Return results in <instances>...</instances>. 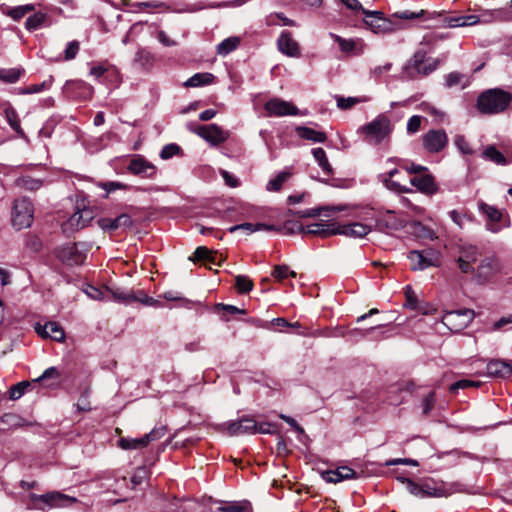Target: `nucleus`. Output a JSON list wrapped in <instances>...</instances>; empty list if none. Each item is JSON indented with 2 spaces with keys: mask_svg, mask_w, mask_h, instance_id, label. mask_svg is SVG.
<instances>
[{
  "mask_svg": "<svg viewBox=\"0 0 512 512\" xmlns=\"http://www.w3.org/2000/svg\"><path fill=\"white\" fill-rule=\"evenodd\" d=\"M396 18L403 20L422 19L424 22H432L431 24L425 25L426 28L434 27H465L472 26L479 23V16L470 14L462 16H451L443 12H428L420 10L419 12L403 11L397 12L393 15Z\"/></svg>",
  "mask_w": 512,
  "mask_h": 512,
  "instance_id": "f257e3e1",
  "label": "nucleus"
},
{
  "mask_svg": "<svg viewBox=\"0 0 512 512\" xmlns=\"http://www.w3.org/2000/svg\"><path fill=\"white\" fill-rule=\"evenodd\" d=\"M406 489L414 496L419 498L427 497H448L454 493L463 492V486L460 483H445L434 479H425L421 483H416L409 478H398Z\"/></svg>",
  "mask_w": 512,
  "mask_h": 512,
  "instance_id": "f03ea898",
  "label": "nucleus"
},
{
  "mask_svg": "<svg viewBox=\"0 0 512 512\" xmlns=\"http://www.w3.org/2000/svg\"><path fill=\"white\" fill-rule=\"evenodd\" d=\"M394 126L386 114H379L371 122L361 126L358 132L365 142L378 145L390 138Z\"/></svg>",
  "mask_w": 512,
  "mask_h": 512,
  "instance_id": "7ed1b4c3",
  "label": "nucleus"
},
{
  "mask_svg": "<svg viewBox=\"0 0 512 512\" xmlns=\"http://www.w3.org/2000/svg\"><path fill=\"white\" fill-rule=\"evenodd\" d=\"M511 100L510 93L504 90L488 89L478 96L476 106L482 114H498L506 110Z\"/></svg>",
  "mask_w": 512,
  "mask_h": 512,
  "instance_id": "20e7f679",
  "label": "nucleus"
},
{
  "mask_svg": "<svg viewBox=\"0 0 512 512\" xmlns=\"http://www.w3.org/2000/svg\"><path fill=\"white\" fill-rule=\"evenodd\" d=\"M97 215L96 208L86 203L84 199L77 201L76 211L62 224V231L67 236L86 227Z\"/></svg>",
  "mask_w": 512,
  "mask_h": 512,
  "instance_id": "39448f33",
  "label": "nucleus"
},
{
  "mask_svg": "<svg viewBox=\"0 0 512 512\" xmlns=\"http://www.w3.org/2000/svg\"><path fill=\"white\" fill-rule=\"evenodd\" d=\"M34 219L32 202L23 197L16 199L12 207V224L17 230L28 228Z\"/></svg>",
  "mask_w": 512,
  "mask_h": 512,
  "instance_id": "423d86ee",
  "label": "nucleus"
},
{
  "mask_svg": "<svg viewBox=\"0 0 512 512\" xmlns=\"http://www.w3.org/2000/svg\"><path fill=\"white\" fill-rule=\"evenodd\" d=\"M438 66L437 60L425 59L424 52H416L412 59L406 64L404 71L410 79L427 76L436 70Z\"/></svg>",
  "mask_w": 512,
  "mask_h": 512,
  "instance_id": "0eeeda50",
  "label": "nucleus"
},
{
  "mask_svg": "<svg viewBox=\"0 0 512 512\" xmlns=\"http://www.w3.org/2000/svg\"><path fill=\"white\" fill-rule=\"evenodd\" d=\"M89 246L85 243L66 244L56 250V256L67 265H81L84 263Z\"/></svg>",
  "mask_w": 512,
  "mask_h": 512,
  "instance_id": "6e6552de",
  "label": "nucleus"
},
{
  "mask_svg": "<svg viewBox=\"0 0 512 512\" xmlns=\"http://www.w3.org/2000/svg\"><path fill=\"white\" fill-rule=\"evenodd\" d=\"M165 433L164 427L154 428L140 438L122 437L119 439L118 445L123 450H140L147 447L150 442L161 439Z\"/></svg>",
  "mask_w": 512,
  "mask_h": 512,
  "instance_id": "1a4fd4ad",
  "label": "nucleus"
},
{
  "mask_svg": "<svg viewBox=\"0 0 512 512\" xmlns=\"http://www.w3.org/2000/svg\"><path fill=\"white\" fill-rule=\"evenodd\" d=\"M474 318V311L460 309L446 312L442 316V323L452 332H460L465 329Z\"/></svg>",
  "mask_w": 512,
  "mask_h": 512,
  "instance_id": "9d476101",
  "label": "nucleus"
},
{
  "mask_svg": "<svg viewBox=\"0 0 512 512\" xmlns=\"http://www.w3.org/2000/svg\"><path fill=\"white\" fill-rule=\"evenodd\" d=\"M194 133L203 138L212 146H218L229 138V132L216 124L200 125L192 129Z\"/></svg>",
  "mask_w": 512,
  "mask_h": 512,
  "instance_id": "9b49d317",
  "label": "nucleus"
},
{
  "mask_svg": "<svg viewBox=\"0 0 512 512\" xmlns=\"http://www.w3.org/2000/svg\"><path fill=\"white\" fill-rule=\"evenodd\" d=\"M221 427L229 436L254 434L257 422L253 418L242 417L238 420L225 422Z\"/></svg>",
  "mask_w": 512,
  "mask_h": 512,
  "instance_id": "f8f14e48",
  "label": "nucleus"
},
{
  "mask_svg": "<svg viewBox=\"0 0 512 512\" xmlns=\"http://www.w3.org/2000/svg\"><path fill=\"white\" fill-rule=\"evenodd\" d=\"M412 270H423L439 265V256L433 251H411L408 255Z\"/></svg>",
  "mask_w": 512,
  "mask_h": 512,
  "instance_id": "ddd939ff",
  "label": "nucleus"
},
{
  "mask_svg": "<svg viewBox=\"0 0 512 512\" xmlns=\"http://www.w3.org/2000/svg\"><path fill=\"white\" fill-rule=\"evenodd\" d=\"M32 497L34 500L40 501L51 508L69 507L77 502L75 497L58 491L49 492L43 495H33Z\"/></svg>",
  "mask_w": 512,
  "mask_h": 512,
  "instance_id": "4468645a",
  "label": "nucleus"
},
{
  "mask_svg": "<svg viewBox=\"0 0 512 512\" xmlns=\"http://www.w3.org/2000/svg\"><path fill=\"white\" fill-rule=\"evenodd\" d=\"M501 270V265L495 257L484 258L476 271V281L479 284H485L492 279Z\"/></svg>",
  "mask_w": 512,
  "mask_h": 512,
  "instance_id": "2eb2a0df",
  "label": "nucleus"
},
{
  "mask_svg": "<svg viewBox=\"0 0 512 512\" xmlns=\"http://www.w3.org/2000/svg\"><path fill=\"white\" fill-rule=\"evenodd\" d=\"M268 116L282 117L287 115H298V108L291 102L284 101L280 98H272L265 103L264 106Z\"/></svg>",
  "mask_w": 512,
  "mask_h": 512,
  "instance_id": "dca6fc26",
  "label": "nucleus"
},
{
  "mask_svg": "<svg viewBox=\"0 0 512 512\" xmlns=\"http://www.w3.org/2000/svg\"><path fill=\"white\" fill-rule=\"evenodd\" d=\"M422 140L424 148L431 153L440 152L448 143L447 134L443 129L429 130Z\"/></svg>",
  "mask_w": 512,
  "mask_h": 512,
  "instance_id": "f3484780",
  "label": "nucleus"
},
{
  "mask_svg": "<svg viewBox=\"0 0 512 512\" xmlns=\"http://www.w3.org/2000/svg\"><path fill=\"white\" fill-rule=\"evenodd\" d=\"M365 23L374 33H389L395 30L391 21L381 16L380 12L363 10Z\"/></svg>",
  "mask_w": 512,
  "mask_h": 512,
  "instance_id": "a211bd4d",
  "label": "nucleus"
},
{
  "mask_svg": "<svg viewBox=\"0 0 512 512\" xmlns=\"http://www.w3.org/2000/svg\"><path fill=\"white\" fill-rule=\"evenodd\" d=\"M128 170L130 173L144 178H153L157 172L156 167L140 155H136L130 160Z\"/></svg>",
  "mask_w": 512,
  "mask_h": 512,
  "instance_id": "6ab92c4d",
  "label": "nucleus"
},
{
  "mask_svg": "<svg viewBox=\"0 0 512 512\" xmlns=\"http://www.w3.org/2000/svg\"><path fill=\"white\" fill-rule=\"evenodd\" d=\"M34 328L36 333L42 338H50L57 342H63L65 340L64 329L57 322L49 321L44 325L36 323Z\"/></svg>",
  "mask_w": 512,
  "mask_h": 512,
  "instance_id": "aec40b11",
  "label": "nucleus"
},
{
  "mask_svg": "<svg viewBox=\"0 0 512 512\" xmlns=\"http://www.w3.org/2000/svg\"><path fill=\"white\" fill-rule=\"evenodd\" d=\"M277 46L281 53L289 57L297 58L301 55L300 47L289 31H283L280 34L277 40Z\"/></svg>",
  "mask_w": 512,
  "mask_h": 512,
  "instance_id": "412c9836",
  "label": "nucleus"
},
{
  "mask_svg": "<svg viewBox=\"0 0 512 512\" xmlns=\"http://www.w3.org/2000/svg\"><path fill=\"white\" fill-rule=\"evenodd\" d=\"M371 231L370 226L353 222L349 224H336V235H344L347 237L361 238L366 236Z\"/></svg>",
  "mask_w": 512,
  "mask_h": 512,
  "instance_id": "4be33fe9",
  "label": "nucleus"
},
{
  "mask_svg": "<svg viewBox=\"0 0 512 512\" xmlns=\"http://www.w3.org/2000/svg\"><path fill=\"white\" fill-rule=\"evenodd\" d=\"M299 232L303 234L310 235H318L321 237H328L331 235H336V224H327V223H312L309 225H299Z\"/></svg>",
  "mask_w": 512,
  "mask_h": 512,
  "instance_id": "5701e85b",
  "label": "nucleus"
},
{
  "mask_svg": "<svg viewBox=\"0 0 512 512\" xmlns=\"http://www.w3.org/2000/svg\"><path fill=\"white\" fill-rule=\"evenodd\" d=\"M404 227V221L392 211H387L377 220V228L383 232L397 231Z\"/></svg>",
  "mask_w": 512,
  "mask_h": 512,
  "instance_id": "b1692460",
  "label": "nucleus"
},
{
  "mask_svg": "<svg viewBox=\"0 0 512 512\" xmlns=\"http://www.w3.org/2000/svg\"><path fill=\"white\" fill-rule=\"evenodd\" d=\"M322 478L326 482L338 483L343 480L355 479L357 478V474L352 468L348 466H341L335 470H328L323 472Z\"/></svg>",
  "mask_w": 512,
  "mask_h": 512,
  "instance_id": "393cba45",
  "label": "nucleus"
},
{
  "mask_svg": "<svg viewBox=\"0 0 512 512\" xmlns=\"http://www.w3.org/2000/svg\"><path fill=\"white\" fill-rule=\"evenodd\" d=\"M486 370L487 375L490 377L506 378L512 375V365L500 359L489 361Z\"/></svg>",
  "mask_w": 512,
  "mask_h": 512,
  "instance_id": "a878e982",
  "label": "nucleus"
},
{
  "mask_svg": "<svg viewBox=\"0 0 512 512\" xmlns=\"http://www.w3.org/2000/svg\"><path fill=\"white\" fill-rule=\"evenodd\" d=\"M92 87L81 80L68 81L64 86V91L71 97L88 98L92 95Z\"/></svg>",
  "mask_w": 512,
  "mask_h": 512,
  "instance_id": "bb28decb",
  "label": "nucleus"
},
{
  "mask_svg": "<svg viewBox=\"0 0 512 512\" xmlns=\"http://www.w3.org/2000/svg\"><path fill=\"white\" fill-rule=\"evenodd\" d=\"M410 183L425 194H434L437 191V185L434 178L429 174L415 176L411 178Z\"/></svg>",
  "mask_w": 512,
  "mask_h": 512,
  "instance_id": "cd10ccee",
  "label": "nucleus"
},
{
  "mask_svg": "<svg viewBox=\"0 0 512 512\" xmlns=\"http://www.w3.org/2000/svg\"><path fill=\"white\" fill-rule=\"evenodd\" d=\"M480 210L493 222L487 225V229L493 233L500 231L501 227L497 224L502 219V213L499 209L486 203L480 204Z\"/></svg>",
  "mask_w": 512,
  "mask_h": 512,
  "instance_id": "c85d7f7f",
  "label": "nucleus"
},
{
  "mask_svg": "<svg viewBox=\"0 0 512 512\" xmlns=\"http://www.w3.org/2000/svg\"><path fill=\"white\" fill-rule=\"evenodd\" d=\"M237 230H244L247 234H251L257 231H280V228L275 225H269L264 223H242L238 225L231 226L228 231L230 233H234Z\"/></svg>",
  "mask_w": 512,
  "mask_h": 512,
  "instance_id": "c756f323",
  "label": "nucleus"
},
{
  "mask_svg": "<svg viewBox=\"0 0 512 512\" xmlns=\"http://www.w3.org/2000/svg\"><path fill=\"white\" fill-rule=\"evenodd\" d=\"M296 133L301 139L314 143H324L327 139V136L324 132L317 131L305 126L296 127Z\"/></svg>",
  "mask_w": 512,
  "mask_h": 512,
  "instance_id": "7c9ffc66",
  "label": "nucleus"
},
{
  "mask_svg": "<svg viewBox=\"0 0 512 512\" xmlns=\"http://www.w3.org/2000/svg\"><path fill=\"white\" fill-rule=\"evenodd\" d=\"M189 259L193 261H207L212 264H219L217 253L204 246L198 247L195 250L193 257H190Z\"/></svg>",
  "mask_w": 512,
  "mask_h": 512,
  "instance_id": "2f4dec72",
  "label": "nucleus"
},
{
  "mask_svg": "<svg viewBox=\"0 0 512 512\" xmlns=\"http://www.w3.org/2000/svg\"><path fill=\"white\" fill-rule=\"evenodd\" d=\"M334 40L338 43L339 48L344 53L360 54L362 49H358L360 42L354 39H344L338 35H332Z\"/></svg>",
  "mask_w": 512,
  "mask_h": 512,
  "instance_id": "473e14b6",
  "label": "nucleus"
},
{
  "mask_svg": "<svg viewBox=\"0 0 512 512\" xmlns=\"http://www.w3.org/2000/svg\"><path fill=\"white\" fill-rule=\"evenodd\" d=\"M410 227L411 233L419 239L434 240L437 238L435 232L431 228L423 225L420 222H413Z\"/></svg>",
  "mask_w": 512,
  "mask_h": 512,
  "instance_id": "72a5a7b5",
  "label": "nucleus"
},
{
  "mask_svg": "<svg viewBox=\"0 0 512 512\" xmlns=\"http://www.w3.org/2000/svg\"><path fill=\"white\" fill-rule=\"evenodd\" d=\"M482 157L486 160L494 162L497 165L508 164V161L505 158V156L493 145H489L483 150Z\"/></svg>",
  "mask_w": 512,
  "mask_h": 512,
  "instance_id": "f704fd0d",
  "label": "nucleus"
},
{
  "mask_svg": "<svg viewBox=\"0 0 512 512\" xmlns=\"http://www.w3.org/2000/svg\"><path fill=\"white\" fill-rule=\"evenodd\" d=\"M15 183L17 187L27 191H37L43 186L42 180L32 178L28 175L17 178Z\"/></svg>",
  "mask_w": 512,
  "mask_h": 512,
  "instance_id": "c9c22d12",
  "label": "nucleus"
},
{
  "mask_svg": "<svg viewBox=\"0 0 512 512\" xmlns=\"http://www.w3.org/2000/svg\"><path fill=\"white\" fill-rule=\"evenodd\" d=\"M108 297L110 301H116L121 303H130L136 301V297L132 292L124 291L121 289H111L107 287Z\"/></svg>",
  "mask_w": 512,
  "mask_h": 512,
  "instance_id": "e433bc0d",
  "label": "nucleus"
},
{
  "mask_svg": "<svg viewBox=\"0 0 512 512\" xmlns=\"http://www.w3.org/2000/svg\"><path fill=\"white\" fill-rule=\"evenodd\" d=\"M470 80L466 75L459 72H451L445 77V85L448 88L460 85L462 89L469 86Z\"/></svg>",
  "mask_w": 512,
  "mask_h": 512,
  "instance_id": "4c0bfd02",
  "label": "nucleus"
},
{
  "mask_svg": "<svg viewBox=\"0 0 512 512\" xmlns=\"http://www.w3.org/2000/svg\"><path fill=\"white\" fill-rule=\"evenodd\" d=\"M397 168H391L382 175L383 182L387 187L392 188L398 192H410L411 190L406 186L401 185L398 181L393 180V177L398 174Z\"/></svg>",
  "mask_w": 512,
  "mask_h": 512,
  "instance_id": "58836bf2",
  "label": "nucleus"
},
{
  "mask_svg": "<svg viewBox=\"0 0 512 512\" xmlns=\"http://www.w3.org/2000/svg\"><path fill=\"white\" fill-rule=\"evenodd\" d=\"M134 63L143 69H150L154 64V57L149 51L139 49L135 54Z\"/></svg>",
  "mask_w": 512,
  "mask_h": 512,
  "instance_id": "ea45409f",
  "label": "nucleus"
},
{
  "mask_svg": "<svg viewBox=\"0 0 512 512\" xmlns=\"http://www.w3.org/2000/svg\"><path fill=\"white\" fill-rule=\"evenodd\" d=\"M214 79V75L211 73H196L190 77L184 85L186 87H199L202 85L210 84Z\"/></svg>",
  "mask_w": 512,
  "mask_h": 512,
  "instance_id": "a19ab883",
  "label": "nucleus"
},
{
  "mask_svg": "<svg viewBox=\"0 0 512 512\" xmlns=\"http://www.w3.org/2000/svg\"><path fill=\"white\" fill-rule=\"evenodd\" d=\"M240 44L239 37H229L223 40L217 46V53L222 56H226L232 51H234Z\"/></svg>",
  "mask_w": 512,
  "mask_h": 512,
  "instance_id": "79ce46f5",
  "label": "nucleus"
},
{
  "mask_svg": "<svg viewBox=\"0 0 512 512\" xmlns=\"http://www.w3.org/2000/svg\"><path fill=\"white\" fill-rule=\"evenodd\" d=\"M4 115L11 128L18 134L23 135L17 112L11 105L5 107Z\"/></svg>",
  "mask_w": 512,
  "mask_h": 512,
  "instance_id": "37998d69",
  "label": "nucleus"
},
{
  "mask_svg": "<svg viewBox=\"0 0 512 512\" xmlns=\"http://www.w3.org/2000/svg\"><path fill=\"white\" fill-rule=\"evenodd\" d=\"M291 173L288 171H282L277 174V176L268 181L266 185V189L268 191H279L282 185L290 178Z\"/></svg>",
  "mask_w": 512,
  "mask_h": 512,
  "instance_id": "c03bdc74",
  "label": "nucleus"
},
{
  "mask_svg": "<svg viewBox=\"0 0 512 512\" xmlns=\"http://www.w3.org/2000/svg\"><path fill=\"white\" fill-rule=\"evenodd\" d=\"M312 154L322 170L327 175H330L332 173V167L328 162L325 151L322 148H314Z\"/></svg>",
  "mask_w": 512,
  "mask_h": 512,
  "instance_id": "a18cd8bd",
  "label": "nucleus"
},
{
  "mask_svg": "<svg viewBox=\"0 0 512 512\" xmlns=\"http://www.w3.org/2000/svg\"><path fill=\"white\" fill-rule=\"evenodd\" d=\"M459 257L460 261L476 262L478 258L477 247L470 244L462 245L459 251Z\"/></svg>",
  "mask_w": 512,
  "mask_h": 512,
  "instance_id": "49530a36",
  "label": "nucleus"
},
{
  "mask_svg": "<svg viewBox=\"0 0 512 512\" xmlns=\"http://www.w3.org/2000/svg\"><path fill=\"white\" fill-rule=\"evenodd\" d=\"M47 15L42 12H37L29 16L26 20L25 27L27 30H36L40 28L46 21Z\"/></svg>",
  "mask_w": 512,
  "mask_h": 512,
  "instance_id": "de8ad7c7",
  "label": "nucleus"
},
{
  "mask_svg": "<svg viewBox=\"0 0 512 512\" xmlns=\"http://www.w3.org/2000/svg\"><path fill=\"white\" fill-rule=\"evenodd\" d=\"M86 295L98 301H110V297H108L107 287L104 289H99L97 287L89 285L85 290Z\"/></svg>",
  "mask_w": 512,
  "mask_h": 512,
  "instance_id": "09e8293b",
  "label": "nucleus"
},
{
  "mask_svg": "<svg viewBox=\"0 0 512 512\" xmlns=\"http://www.w3.org/2000/svg\"><path fill=\"white\" fill-rule=\"evenodd\" d=\"M23 70L17 68L0 69V80L15 83L19 80Z\"/></svg>",
  "mask_w": 512,
  "mask_h": 512,
  "instance_id": "8fccbe9b",
  "label": "nucleus"
},
{
  "mask_svg": "<svg viewBox=\"0 0 512 512\" xmlns=\"http://www.w3.org/2000/svg\"><path fill=\"white\" fill-rule=\"evenodd\" d=\"M235 286L239 293H248L253 289L254 284L249 277L238 275L235 278Z\"/></svg>",
  "mask_w": 512,
  "mask_h": 512,
  "instance_id": "3c124183",
  "label": "nucleus"
},
{
  "mask_svg": "<svg viewBox=\"0 0 512 512\" xmlns=\"http://www.w3.org/2000/svg\"><path fill=\"white\" fill-rule=\"evenodd\" d=\"M272 276L278 280L282 281L287 277H296V272L290 270L287 265H276L273 269Z\"/></svg>",
  "mask_w": 512,
  "mask_h": 512,
  "instance_id": "603ef678",
  "label": "nucleus"
},
{
  "mask_svg": "<svg viewBox=\"0 0 512 512\" xmlns=\"http://www.w3.org/2000/svg\"><path fill=\"white\" fill-rule=\"evenodd\" d=\"M35 9L34 5L27 4L22 6H17L11 8L7 15L10 16L14 20H20L22 17H24L27 13L33 11Z\"/></svg>",
  "mask_w": 512,
  "mask_h": 512,
  "instance_id": "864d4df0",
  "label": "nucleus"
},
{
  "mask_svg": "<svg viewBox=\"0 0 512 512\" xmlns=\"http://www.w3.org/2000/svg\"><path fill=\"white\" fill-rule=\"evenodd\" d=\"M52 84V77H50V79L48 80H45L39 84H32V85H29L27 86L26 88H24L21 93L22 94H36V93H40L44 90H47L50 88Z\"/></svg>",
  "mask_w": 512,
  "mask_h": 512,
  "instance_id": "5fc2aeb1",
  "label": "nucleus"
},
{
  "mask_svg": "<svg viewBox=\"0 0 512 512\" xmlns=\"http://www.w3.org/2000/svg\"><path fill=\"white\" fill-rule=\"evenodd\" d=\"M134 6L137 8L158 9L160 12L169 10V6L166 3L157 0L135 3Z\"/></svg>",
  "mask_w": 512,
  "mask_h": 512,
  "instance_id": "6e6d98bb",
  "label": "nucleus"
},
{
  "mask_svg": "<svg viewBox=\"0 0 512 512\" xmlns=\"http://www.w3.org/2000/svg\"><path fill=\"white\" fill-rule=\"evenodd\" d=\"M30 386V383L28 381H22V382H19L15 385H13L11 388H10V399L12 400H17L19 399L25 392V390L27 389V387Z\"/></svg>",
  "mask_w": 512,
  "mask_h": 512,
  "instance_id": "4d7b16f0",
  "label": "nucleus"
},
{
  "mask_svg": "<svg viewBox=\"0 0 512 512\" xmlns=\"http://www.w3.org/2000/svg\"><path fill=\"white\" fill-rule=\"evenodd\" d=\"M455 145L461 151V153L465 155H471L473 153V150L470 147L469 142L462 135H458L455 137Z\"/></svg>",
  "mask_w": 512,
  "mask_h": 512,
  "instance_id": "13d9d810",
  "label": "nucleus"
},
{
  "mask_svg": "<svg viewBox=\"0 0 512 512\" xmlns=\"http://www.w3.org/2000/svg\"><path fill=\"white\" fill-rule=\"evenodd\" d=\"M180 152V147L176 144H167L165 145L161 152L160 157L164 160L169 159L175 155H177Z\"/></svg>",
  "mask_w": 512,
  "mask_h": 512,
  "instance_id": "bf43d9fd",
  "label": "nucleus"
},
{
  "mask_svg": "<svg viewBox=\"0 0 512 512\" xmlns=\"http://www.w3.org/2000/svg\"><path fill=\"white\" fill-rule=\"evenodd\" d=\"M422 123V117L418 115H414L409 118L407 122V132L409 134H415L419 131Z\"/></svg>",
  "mask_w": 512,
  "mask_h": 512,
  "instance_id": "052dcab7",
  "label": "nucleus"
},
{
  "mask_svg": "<svg viewBox=\"0 0 512 512\" xmlns=\"http://www.w3.org/2000/svg\"><path fill=\"white\" fill-rule=\"evenodd\" d=\"M80 49V44L78 41L74 40L67 44L65 49V60H72L76 57Z\"/></svg>",
  "mask_w": 512,
  "mask_h": 512,
  "instance_id": "680f3d73",
  "label": "nucleus"
},
{
  "mask_svg": "<svg viewBox=\"0 0 512 512\" xmlns=\"http://www.w3.org/2000/svg\"><path fill=\"white\" fill-rule=\"evenodd\" d=\"M357 103H359V99L355 97H337V106L343 110L350 109Z\"/></svg>",
  "mask_w": 512,
  "mask_h": 512,
  "instance_id": "e2e57ef3",
  "label": "nucleus"
},
{
  "mask_svg": "<svg viewBox=\"0 0 512 512\" xmlns=\"http://www.w3.org/2000/svg\"><path fill=\"white\" fill-rule=\"evenodd\" d=\"M392 68V63L387 62L384 65H379L371 69L370 75L374 79H379L383 74L389 72Z\"/></svg>",
  "mask_w": 512,
  "mask_h": 512,
  "instance_id": "0e129e2a",
  "label": "nucleus"
},
{
  "mask_svg": "<svg viewBox=\"0 0 512 512\" xmlns=\"http://www.w3.org/2000/svg\"><path fill=\"white\" fill-rule=\"evenodd\" d=\"M472 386L477 387V386H479V383L471 381V380L462 379V380H459V381H456L455 383H453L450 386V391L456 392L459 389H465V388L472 387Z\"/></svg>",
  "mask_w": 512,
  "mask_h": 512,
  "instance_id": "69168bd1",
  "label": "nucleus"
},
{
  "mask_svg": "<svg viewBox=\"0 0 512 512\" xmlns=\"http://www.w3.org/2000/svg\"><path fill=\"white\" fill-rule=\"evenodd\" d=\"M59 377H60V373H59L58 369L56 367H49L35 381H42V380H46V379L58 380Z\"/></svg>",
  "mask_w": 512,
  "mask_h": 512,
  "instance_id": "338daca9",
  "label": "nucleus"
},
{
  "mask_svg": "<svg viewBox=\"0 0 512 512\" xmlns=\"http://www.w3.org/2000/svg\"><path fill=\"white\" fill-rule=\"evenodd\" d=\"M434 402H435V395L433 392H431L423 400L424 414H428L433 409Z\"/></svg>",
  "mask_w": 512,
  "mask_h": 512,
  "instance_id": "774afa93",
  "label": "nucleus"
}]
</instances>
